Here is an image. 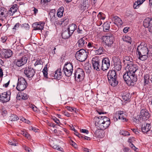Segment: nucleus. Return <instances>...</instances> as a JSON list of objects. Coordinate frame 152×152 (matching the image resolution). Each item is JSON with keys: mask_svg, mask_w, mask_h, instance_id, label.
<instances>
[{"mask_svg": "<svg viewBox=\"0 0 152 152\" xmlns=\"http://www.w3.org/2000/svg\"><path fill=\"white\" fill-rule=\"evenodd\" d=\"M129 65L128 71L124 74L123 78L128 85L133 86L137 80L135 73L138 68L136 65Z\"/></svg>", "mask_w": 152, "mask_h": 152, "instance_id": "obj_1", "label": "nucleus"}, {"mask_svg": "<svg viewBox=\"0 0 152 152\" xmlns=\"http://www.w3.org/2000/svg\"><path fill=\"white\" fill-rule=\"evenodd\" d=\"M94 120L96 127L99 128L102 130L106 129L110 124V119L104 116L95 117Z\"/></svg>", "mask_w": 152, "mask_h": 152, "instance_id": "obj_2", "label": "nucleus"}, {"mask_svg": "<svg viewBox=\"0 0 152 152\" xmlns=\"http://www.w3.org/2000/svg\"><path fill=\"white\" fill-rule=\"evenodd\" d=\"M147 46L146 43L142 42L137 48L136 53L141 61H145L148 58L149 50Z\"/></svg>", "mask_w": 152, "mask_h": 152, "instance_id": "obj_3", "label": "nucleus"}, {"mask_svg": "<svg viewBox=\"0 0 152 152\" xmlns=\"http://www.w3.org/2000/svg\"><path fill=\"white\" fill-rule=\"evenodd\" d=\"M88 53L83 49L77 51L75 55L76 59L80 61H85L87 57Z\"/></svg>", "mask_w": 152, "mask_h": 152, "instance_id": "obj_4", "label": "nucleus"}, {"mask_svg": "<svg viewBox=\"0 0 152 152\" xmlns=\"http://www.w3.org/2000/svg\"><path fill=\"white\" fill-rule=\"evenodd\" d=\"M102 39L106 45L108 46H110L114 42V36L113 34L110 33L103 36Z\"/></svg>", "mask_w": 152, "mask_h": 152, "instance_id": "obj_5", "label": "nucleus"}, {"mask_svg": "<svg viewBox=\"0 0 152 152\" xmlns=\"http://www.w3.org/2000/svg\"><path fill=\"white\" fill-rule=\"evenodd\" d=\"M28 83L25 79L23 77L18 78L17 85L16 87L18 91H22L27 87Z\"/></svg>", "mask_w": 152, "mask_h": 152, "instance_id": "obj_6", "label": "nucleus"}, {"mask_svg": "<svg viewBox=\"0 0 152 152\" xmlns=\"http://www.w3.org/2000/svg\"><path fill=\"white\" fill-rule=\"evenodd\" d=\"M126 115L123 111H116L114 114L113 119L115 121L118 120H121L123 121H126Z\"/></svg>", "mask_w": 152, "mask_h": 152, "instance_id": "obj_7", "label": "nucleus"}, {"mask_svg": "<svg viewBox=\"0 0 152 152\" xmlns=\"http://www.w3.org/2000/svg\"><path fill=\"white\" fill-rule=\"evenodd\" d=\"M11 93L10 91L4 92L0 94V101L2 103L9 101L10 98Z\"/></svg>", "mask_w": 152, "mask_h": 152, "instance_id": "obj_8", "label": "nucleus"}, {"mask_svg": "<svg viewBox=\"0 0 152 152\" xmlns=\"http://www.w3.org/2000/svg\"><path fill=\"white\" fill-rule=\"evenodd\" d=\"M100 60L98 57L95 56L94 57L92 60V66L94 70L99 71L101 69Z\"/></svg>", "mask_w": 152, "mask_h": 152, "instance_id": "obj_9", "label": "nucleus"}, {"mask_svg": "<svg viewBox=\"0 0 152 152\" xmlns=\"http://www.w3.org/2000/svg\"><path fill=\"white\" fill-rule=\"evenodd\" d=\"M24 74L28 78L33 77L35 73V71L31 66L27 67L24 70Z\"/></svg>", "mask_w": 152, "mask_h": 152, "instance_id": "obj_10", "label": "nucleus"}, {"mask_svg": "<svg viewBox=\"0 0 152 152\" xmlns=\"http://www.w3.org/2000/svg\"><path fill=\"white\" fill-rule=\"evenodd\" d=\"M28 60L27 55H24L17 60L16 65L19 67L22 66L26 64Z\"/></svg>", "mask_w": 152, "mask_h": 152, "instance_id": "obj_11", "label": "nucleus"}, {"mask_svg": "<svg viewBox=\"0 0 152 152\" xmlns=\"http://www.w3.org/2000/svg\"><path fill=\"white\" fill-rule=\"evenodd\" d=\"M74 77L75 79H83L85 76V73L83 70L81 68H78L75 71L74 73Z\"/></svg>", "mask_w": 152, "mask_h": 152, "instance_id": "obj_12", "label": "nucleus"}, {"mask_svg": "<svg viewBox=\"0 0 152 152\" xmlns=\"http://www.w3.org/2000/svg\"><path fill=\"white\" fill-rule=\"evenodd\" d=\"M101 69L104 71L108 69L110 66V61L108 58H105L102 61Z\"/></svg>", "mask_w": 152, "mask_h": 152, "instance_id": "obj_13", "label": "nucleus"}, {"mask_svg": "<svg viewBox=\"0 0 152 152\" xmlns=\"http://www.w3.org/2000/svg\"><path fill=\"white\" fill-rule=\"evenodd\" d=\"M45 23L43 22H36L32 24V27L34 28L33 30H42L43 28Z\"/></svg>", "mask_w": 152, "mask_h": 152, "instance_id": "obj_14", "label": "nucleus"}, {"mask_svg": "<svg viewBox=\"0 0 152 152\" xmlns=\"http://www.w3.org/2000/svg\"><path fill=\"white\" fill-rule=\"evenodd\" d=\"M87 38L85 37H83L80 39L77 43V45L80 48H83L87 45Z\"/></svg>", "mask_w": 152, "mask_h": 152, "instance_id": "obj_15", "label": "nucleus"}, {"mask_svg": "<svg viewBox=\"0 0 152 152\" xmlns=\"http://www.w3.org/2000/svg\"><path fill=\"white\" fill-rule=\"evenodd\" d=\"M113 63L115 69L117 71H119L121 68V61L119 59L114 57L113 59Z\"/></svg>", "mask_w": 152, "mask_h": 152, "instance_id": "obj_16", "label": "nucleus"}, {"mask_svg": "<svg viewBox=\"0 0 152 152\" xmlns=\"http://www.w3.org/2000/svg\"><path fill=\"white\" fill-rule=\"evenodd\" d=\"M140 118L141 119H147L149 117V114L147 111L145 109H142L140 112Z\"/></svg>", "mask_w": 152, "mask_h": 152, "instance_id": "obj_17", "label": "nucleus"}, {"mask_svg": "<svg viewBox=\"0 0 152 152\" xmlns=\"http://www.w3.org/2000/svg\"><path fill=\"white\" fill-rule=\"evenodd\" d=\"M151 126L150 124L144 122L141 126V129L142 132L147 133L150 130Z\"/></svg>", "mask_w": 152, "mask_h": 152, "instance_id": "obj_18", "label": "nucleus"}, {"mask_svg": "<svg viewBox=\"0 0 152 152\" xmlns=\"http://www.w3.org/2000/svg\"><path fill=\"white\" fill-rule=\"evenodd\" d=\"M143 26L145 28L152 27V18H146L143 22Z\"/></svg>", "mask_w": 152, "mask_h": 152, "instance_id": "obj_19", "label": "nucleus"}, {"mask_svg": "<svg viewBox=\"0 0 152 152\" xmlns=\"http://www.w3.org/2000/svg\"><path fill=\"white\" fill-rule=\"evenodd\" d=\"M98 129H96L94 132L95 136L99 138H101L103 137L104 136V130L100 129L99 128H96Z\"/></svg>", "mask_w": 152, "mask_h": 152, "instance_id": "obj_20", "label": "nucleus"}, {"mask_svg": "<svg viewBox=\"0 0 152 152\" xmlns=\"http://www.w3.org/2000/svg\"><path fill=\"white\" fill-rule=\"evenodd\" d=\"M16 98L18 100L23 99L25 100L28 98V96L26 93L20 92L18 94Z\"/></svg>", "mask_w": 152, "mask_h": 152, "instance_id": "obj_21", "label": "nucleus"}, {"mask_svg": "<svg viewBox=\"0 0 152 152\" xmlns=\"http://www.w3.org/2000/svg\"><path fill=\"white\" fill-rule=\"evenodd\" d=\"M107 77L108 79H111L117 78V75L115 71L113 70H110L107 74Z\"/></svg>", "mask_w": 152, "mask_h": 152, "instance_id": "obj_22", "label": "nucleus"}, {"mask_svg": "<svg viewBox=\"0 0 152 152\" xmlns=\"http://www.w3.org/2000/svg\"><path fill=\"white\" fill-rule=\"evenodd\" d=\"M12 54V51L10 49L3 50L2 51V55L5 58H9Z\"/></svg>", "mask_w": 152, "mask_h": 152, "instance_id": "obj_23", "label": "nucleus"}, {"mask_svg": "<svg viewBox=\"0 0 152 152\" xmlns=\"http://www.w3.org/2000/svg\"><path fill=\"white\" fill-rule=\"evenodd\" d=\"M62 73L61 72V69H58L55 72L54 77L55 79H60L62 77Z\"/></svg>", "mask_w": 152, "mask_h": 152, "instance_id": "obj_24", "label": "nucleus"}, {"mask_svg": "<svg viewBox=\"0 0 152 152\" xmlns=\"http://www.w3.org/2000/svg\"><path fill=\"white\" fill-rule=\"evenodd\" d=\"M17 8L16 6L13 5L9 10L7 14L10 16L13 15V14L17 11Z\"/></svg>", "mask_w": 152, "mask_h": 152, "instance_id": "obj_25", "label": "nucleus"}, {"mask_svg": "<svg viewBox=\"0 0 152 152\" xmlns=\"http://www.w3.org/2000/svg\"><path fill=\"white\" fill-rule=\"evenodd\" d=\"M72 34L66 29L62 33V36L63 38L66 39L69 37Z\"/></svg>", "mask_w": 152, "mask_h": 152, "instance_id": "obj_26", "label": "nucleus"}, {"mask_svg": "<svg viewBox=\"0 0 152 152\" xmlns=\"http://www.w3.org/2000/svg\"><path fill=\"white\" fill-rule=\"evenodd\" d=\"M112 20L114 21V23L117 25H122L123 23L121 19L117 16H114L112 19Z\"/></svg>", "mask_w": 152, "mask_h": 152, "instance_id": "obj_27", "label": "nucleus"}, {"mask_svg": "<svg viewBox=\"0 0 152 152\" xmlns=\"http://www.w3.org/2000/svg\"><path fill=\"white\" fill-rule=\"evenodd\" d=\"M145 0H137L134 4V9H138Z\"/></svg>", "mask_w": 152, "mask_h": 152, "instance_id": "obj_28", "label": "nucleus"}, {"mask_svg": "<svg viewBox=\"0 0 152 152\" xmlns=\"http://www.w3.org/2000/svg\"><path fill=\"white\" fill-rule=\"evenodd\" d=\"M77 28V26L75 24L72 23L69 26L67 29L69 31V32H70L72 34Z\"/></svg>", "mask_w": 152, "mask_h": 152, "instance_id": "obj_29", "label": "nucleus"}, {"mask_svg": "<svg viewBox=\"0 0 152 152\" xmlns=\"http://www.w3.org/2000/svg\"><path fill=\"white\" fill-rule=\"evenodd\" d=\"M110 84L113 86H116L118 84V82L117 78L111 79H108Z\"/></svg>", "mask_w": 152, "mask_h": 152, "instance_id": "obj_30", "label": "nucleus"}, {"mask_svg": "<svg viewBox=\"0 0 152 152\" xmlns=\"http://www.w3.org/2000/svg\"><path fill=\"white\" fill-rule=\"evenodd\" d=\"M49 17L50 18V20L51 22L53 23L56 22V17L54 11H50L48 15Z\"/></svg>", "mask_w": 152, "mask_h": 152, "instance_id": "obj_31", "label": "nucleus"}, {"mask_svg": "<svg viewBox=\"0 0 152 152\" xmlns=\"http://www.w3.org/2000/svg\"><path fill=\"white\" fill-rule=\"evenodd\" d=\"M72 130L74 131L75 134L79 138H81L84 140L86 139L87 140H88V138H90L89 137H86L85 135H82L81 134H79L74 128L72 129Z\"/></svg>", "mask_w": 152, "mask_h": 152, "instance_id": "obj_32", "label": "nucleus"}, {"mask_svg": "<svg viewBox=\"0 0 152 152\" xmlns=\"http://www.w3.org/2000/svg\"><path fill=\"white\" fill-rule=\"evenodd\" d=\"M64 68H66L67 70H69L71 72H73V66L72 64L69 63H66L64 65Z\"/></svg>", "mask_w": 152, "mask_h": 152, "instance_id": "obj_33", "label": "nucleus"}, {"mask_svg": "<svg viewBox=\"0 0 152 152\" xmlns=\"http://www.w3.org/2000/svg\"><path fill=\"white\" fill-rule=\"evenodd\" d=\"M131 97V95L129 93L124 94L122 96V99L124 101H129Z\"/></svg>", "mask_w": 152, "mask_h": 152, "instance_id": "obj_34", "label": "nucleus"}, {"mask_svg": "<svg viewBox=\"0 0 152 152\" xmlns=\"http://www.w3.org/2000/svg\"><path fill=\"white\" fill-rule=\"evenodd\" d=\"M64 8L63 7H60L58 10L57 16L59 18H61L63 15Z\"/></svg>", "mask_w": 152, "mask_h": 152, "instance_id": "obj_35", "label": "nucleus"}, {"mask_svg": "<svg viewBox=\"0 0 152 152\" xmlns=\"http://www.w3.org/2000/svg\"><path fill=\"white\" fill-rule=\"evenodd\" d=\"M95 51L97 54L100 55L104 53V49L102 46L100 45L98 49H97Z\"/></svg>", "mask_w": 152, "mask_h": 152, "instance_id": "obj_36", "label": "nucleus"}, {"mask_svg": "<svg viewBox=\"0 0 152 152\" xmlns=\"http://www.w3.org/2000/svg\"><path fill=\"white\" fill-rule=\"evenodd\" d=\"M7 10L4 8H0V17L3 16L5 18H6L7 14Z\"/></svg>", "mask_w": 152, "mask_h": 152, "instance_id": "obj_37", "label": "nucleus"}, {"mask_svg": "<svg viewBox=\"0 0 152 152\" xmlns=\"http://www.w3.org/2000/svg\"><path fill=\"white\" fill-rule=\"evenodd\" d=\"M63 70L65 75L68 77L70 76L72 73V72H71L69 70H67L66 69V68H63Z\"/></svg>", "mask_w": 152, "mask_h": 152, "instance_id": "obj_38", "label": "nucleus"}, {"mask_svg": "<svg viewBox=\"0 0 152 152\" xmlns=\"http://www.w3.org/2000/svg\"><path fill=\"white\" fill-rule=\"evenodd\" d=\"M103 26L104 31H107L110 28V25L107 22L104 23Z\"/></svg>", "mask_w": 152, "mask_h": 152, "instance_id": "obj_39", "label": "nucleus"}, {"mask_svg": "<svg viewBox=\"0 0 152 152\" xmlns=\"http://www.w3.org/2000/svg\"><path fill=\"white\" fill-rule=\"evenodd\" d=\"M144 80V82L145 85L148 83L149 82V77L148 75H145Z\"/></svg>", "mask_w": 152, "mask_h": 152, "instance_id": "obj_40", "label": "nucleus"}, {"mask_svg": "<svg viewBox=\"0 0 152 152\" xmlns=\"http://www.w3.org/2000/svg\"><path fill=\"white\" fill-rule=\"evenodd\" d=\"M83 7V9L84 10H87L88 8V1L86 0H84Z\"/></svg>", "mask_w": 152, "mask_h": 152, "instance_id": "obj_41", "label": "nucleus"}, {"mask_svg": "<svg viewBox=\"0 0 152 152\" xmlns=\"http://www.w3.org/2000/svg\"><path fill=\"white\" fill-rule=\"evenodd\" d=\"M42 72L43 73L44 76L45 77H47L48 70L47 65H46L43 69L42 70Z\"/></svg>", "mask_w": 152, "mask_h": 152, "instance_id": "obj_42", "label": "nucleus"}, {"mask_svg": "<svg viewBox=\"0 0 152 152\" xmlns=\"http://www.w3.org/2000/svg\"><path fill=\"white\" fill-rule=\"evenodd\" d=\"M124 40L128 43L131 44L132 42V40L131 38L128 36H125L124 38Z\"/></svg>", "mask_w": 152, "mask_h": 152, "instance_id": "obj_43", "label": "nucleus"}, {"mask_svg": "<svg viewBox=\"0 0 152 152\" xmlns=\"http://www.w3.org/2000/svg\"><path fill=\"white\" fill-rule=\"evenodd\" d=\"M83 29V27L82 25H79L77 29V32L79 34H82Z\"/></svg>", "mask_w": 152, "mask_h": 152, "instance_id": "obj_44", "label": "nucleus"}, {"mask_svg": "<svg viewBox=\"0 0 152 152\" xmlns=\"http://www.w3.org/2000/svg\"><path fill=\"white\" fill-rule=\"evenodd\" d=\"M120 134L124 136H127L130 135V134L128 132L124 130H121L120 132Z\"/></svg>", "mask_w": 152, "mask_h": 152, "instance_id": "obj_45", "label": "nucleus"}, {"mask_svg": "<svg viewBox=\"0 0 152 152\" xmlns=\"http://www.w3.org/2000/svg\"><path fill=\"white\" fill-rule=\"evenodd\" d=\"M10 119L11 121H14L18 120L19 118L16 115L13 114L11 116Z\"/></svg>", "mask_w": 152, "mask_h": 152, "instance_id": "obj_46", "label": "nucleus"}, {"mask_svg": "<svg viewBox=\"0 0 152 152\" xmlns=\"http://www.w3.org/2000/svg\"><path fill=\"white\" fill-rule=\"evenodd\" d=\"M125 59L126 60V61H127V63L128 66H129V64H128V63H129V62L132 63V59H131L129 58V57L128 56L126 57L125 58H124V60H123V62H124V63H126V62H125Z\"/></svg>", "mask_w": 152, "mask_h": 152, "instance_id": "obj_47", "label": "nucleus"}, {"mask_svg": "<svg viewBox=\"0 0 152 152\" xmlns=\"http://www.w3.org/2000/svg\"><path fill=\"white\" fill-rule=\"evenodd\" d=\"M21 27L22 28L25 29L26 30H28L29 28V26L28 24L27 23L22 24Z\"/></svg>", "mask_w": 152, "mask_h": 152, "instance_id": "obj_48", "label": "nucleus"}, {"mask_svg": "<svg viewBox=\"0 0 152 152\" xmlns=\"http://www.w3.org/2000/svg\"><path fill=\"white\" fill-rule=\"evenodd\" d=\"M66 108L69 111H70L72 112L76 113V109L74 108H73L72 107L67 106L66 107Z\"/></svg>", "mask_w": 152, "mask_h": 152, "instance_id": "obj_49", "label": "nucleus"}, {"mask_svg": "<svg viewBox=\"0 0 152 152\" xmlns=\"http://www.w3.org/2000/svg\"><path fill=\"white\" fill-rule=\"evenodd\" d=\"M52 147L54 149H56L58 151H62L63 150V149L62 148L60 147L59 146L57 145H54L52 146Z\"/></svg>", "mask_w": 152, "mask_h": 152, "instance_id": "obj_50", "label": "nucleus"}, {"mask_svg": "<svg viewBox=\"0 0 152 152\" xmlns=\"http://www.w3.org/2000/svg\"><path fill=\"white\" fill-rule=\"evenodd\" d=\"M69 21V19L66 17H65L61 19V21L63 22H64L66 24H67L68 23Z\"/></svg>", "mask_w": 152, "mask_h": 152, "instance_id": "obj_51", "label": "nucleus"}, {"mask_svg": "<svg viewBox=\"0 0 152 152\" xmlns=\"http://www.w3.org/2000/svg\"><path fill=\"white\" fill-rule=\"evenodd\" d=\"M52 119L55 123H56L57 124H58V125H59L60 122L58 119L55 117H53L52 118Z\"/></svg>", "mask_w": 152, "mask_h": 152, "instance_id": "obj_52", "label": "nucleus"}, {"mask_svg": "<svg viewBox=\"0 0 152 152\" xmlns=\"http://www.w3.org/2000/svg\"><path fill=\"white\" fill-rule=\"evenodd\" d=\"M80 131L82 133H86L87 134H88V133H89L88 131L86 129H80Z\"/></svg>", "mask_w": 152, "mask_h": 152, "instance_id": "obj_53", "label": "nucleus"}, {"mask_svg": "<svg viewBox=\"0 0 152 152\" xmlns=\"http://www.w3.org/2000/svg\"><path fill=\"white\" fill-rule=\"evenodd\" d=\"M1 41L3 42H5L7 39V37L6 36H3L1 37Z\"/></svg>", "mask_w": 152, "mask_h": 152, "instance_id": "obj_54", "label": "nucleus"}, {"mask_svg": "<svg viewBox=\"0 0 152 152\" xmlns=\"http://www.w3.org/2000/svg\"><path fill=\"white\" fill-rule=\"evenodd\" d=\"M21 120L22 121H23L25 123H26L28 124H29L30 123V121H29L26 119L23 118H22L21 119Z\"/></svg>", "mask_w": 152, "mask_h": 152, "instance_id": "obj_55", "label": "nucleus"}, {"mask_svg": "<svg viewBox=\"0 0 152 152\" xmlns=\"http://www.w3.org/2000/svg\"><path fill=\"white\" fill-rule=\"evenodd\" d=\"M100 45L98 44H95L93 43V48L96 49H98Z\"/></svg>", "mask_w": 152, "mask_h": 152, "instance_id": "obj_56", "label": "nucleus"}, {"mask_svg": "<svg viewBox=\"0 0 152 152\" xmlns=\"http://www.w3.org/2000/svg\"><path fill=\"white\" fill-rule=\"evenodd\" d=\"M70 143L71 145H72L74 147L76 148V144L72 140H71L70 141Z\"/></svg>", "mask_w": 152, "mask_h": 152, "instance_id": "obj_57", "label": "nucleus"}, {"mask_svg": "<svg viewBox=\"0 0 152 152\" xmlns=\"http://www.w3.org/2000/svg\"><path fill=\"white\" fill-rule=\"evenodd\" d=\"M93 43L91 42H88L87 46L88 48H92L93 47Z\"/></svg>", "mask_w": 152, "mask_h": 152, "instance_id": "obj_58", "label": "nucleus"}, {"mask_svg": "<svg viewBox=\"0 0 152 152\" xmlns=\"http://www.w3.org/2000/svg\"><path fill=\"white\" fill-rule=\"evenodd\" d=\"M22 134L23 136L28 138V137L29 136V134L28 133H27L26 132H22Z\"/></svg>", "mask_w": 152, "mask_h": 152, "instance_id": "obj_59", "label": "nucleus"}, {"mask_svg": "<svg viewBox=\"0 0 152 152\" xmlns=\"http://www.w3.org/2000/svg\"><path fill=\"white\" fill-rule=\"evenodd\" d=\"M24 149L26 151H27L28 152H31V149L27 146H25Z\"/></svg>", "mask_w": 152, "mask_h": 152, "instance_id": "obj_60", "label": "nucleus"}, {"mask_svg": "<svg viewBox=\"0 0 152 152\" xmlns=\"http://www.w3.org/2000/svg\"><path fill=\"white\" fill-rule=\"evenodd\" d=\"M97 112L99 115H101L102 114H106V113L104 112H103L102 110H97Z\"/></svg>", "mask_w": 152, "mask_h": 152, "instance_id": "obj_61", "label": "nucleus"}, {"mask_svg": "<svg viewBox=\"0 0 152 152\" xmlns=\"http://www.w3.org/2000/svg\"><path fill=\"white\" fill-rule=\"evenodd\" d=\"M134 140V138L133 137H130L128 140V142L130 143H132V142H133V140Z\"/></svg>", "mask_w": 152, "mask_h": 152, "instance_id": "obj_62", "label": "nucleus"}, {"mask_svg": "<svg viewBox=\"0 0 152 152\" xmlns=\"http://www.w3.org/2000/svg\"><path fill=\"white\" fill-rule=\"evenodd\" d=\"M30 130H33L34 132H37V130H38V129H36L35 127H31L29 128Z\"/></svg>", "mask_w": 152, "mask_h": 152, "instance_id": "obj_63", "label": "nucleus"}, {"mask_svg": "<svg viewBox=\"0 0 152 152\" xmlns=\"http://www.w3.org/2000/svg\"><path fill=\"white\" fill-rule=\"evenodd\" d=\"M23 48V47L20 45H17L16 48V50L18 51H20V49H21Z\"/></svg>", "mask_w": 152, "mask_h": 152, "instance_id": "obj_64", "label": "nucleus"}]
</instances>
